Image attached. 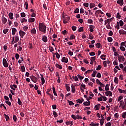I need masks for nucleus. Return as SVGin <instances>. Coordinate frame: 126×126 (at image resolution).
Instances as JSON below:
<instances>
[{"mask_svg": "<svg viewBox=\"0 0 126 126\" xmlns=\"http://www.w3.org/2000/svg\"><path fill=\"white\" fill-rule=\"evenodd\" d=\"M47 29V27L46 25L42 23H39V30L41 32H43V33H46V30Z\"/></svg>", "mask_w": 126, "mask_h": 126, "instance_id": "f257e3e1", "label": "nucleus"}, {"mask_svg": "<svg viewBox=\"0 0 126 126\" xmlns=\"http://www.w3.org/2000/svg\"><path fill=\"white\" fill-rule=\"evenodd\" d=\"M2 63L4 67H8V63H7V61H6V59H5V58L3 59Z\"/></svg>", "mask_w": 126, "mask_h": 126, "instance_id": "f03ea898", "label": "nucleus"}, {"mask_svg": "<svg viewBox=\"0 0 126 126\" xmlns=\"http://www.w3.org/2000/svg\"><path fill=\"white\" fill-rule=\"evenodd\" d=\"M30 78H31V80L34 83H36L37 81H38V78H37L36 77L34 76H31L30 77Z\"/></svg>", "mask_w": 126, "mask_h": 126, "instance_id": "7ed1b4c3", "label": "nucleus"}, {"mask_svg": "<svg viewBox=\"0 0 126 126\" xmlns=\"http://www.w3.org/2000/svg\"><path fill=\"white\" fill-rule=\"evenodd\" d=\"M104 93L106 96H110V97H112L113 95V93H112V92L111 91H107V92H105Z\"/></svg>", "mask_w": 126, "mask_h": 126, "instance_id": "20e7f679", "label": "nucleus"}, {"mask_svg": "<svg viewBox=\"0 0 126 126\" xmlns=\"http://www.w3.org/2000/svg\"><path fill=\"white\" fill-rule=\"evenodd\" d=\"M25 34H26V33L21 30L19 32V34L20 37H21V38H23V37H24V35H25Z\"/></svg>", "mask_w": 126, "mask_h": 126, "instance_id": "39448f33", "label": "nucleus"}, {"mask_svg": "<svg viewBox=\"0 0 126 126\" xmlns=\"http://www.w3.org/2000/svg\"><path fill=\"white\" fill-rule=\"evenodd\" d=\"M117 3L120 4L121 6H123V5H124V0H118L117 1Z\"/></svg>", "mask_w": 126, "mask_h": 126, "instance_id": "423d86ee", "label": "nucleus"}, {"mask_svg": "<svg viewBox=\"0 0 126 126\" xmlns=\"http://www.w3.org/2000/svg\"><path fill=\"white\" fill-rule=\"evenodd\" d=\"M62 63H68V59L67 58L63 57L62 59Z\"/></svg>", "mask_w": 126, "mask_h": 126, "instance_id": "0eeeda50", "label": "nucleus"}, {"mask_svg": "<svg viewBox=\"0 0 126 126\" xmlns=\"http://www.w3.org/2000/svg\"><path fill=\"white\" fill-rule=\"evenodd\" d=\"M40 76L41 84L43 85L45 83V79L44 78V77L43 76V75L42 74H40Z\"/></svg>", "mask_w": 126, "mask_h": 126, "instance_id": "6e6552de", "label": "nucleus"}, {"mask_svg": "<svg viewBox=\"0 0 126 126\" xmlns=\"http://www.w3.org/2000/svg\"><path fill=\"white\" fill-rule=\"evenodd\" d=\"M119 32L120 35H122V34H123V35H126V32L124 30H119Z\"/></svg>", "mask_w": 126, "mask_h": 126, "instance_id": "1a4fd4ad", "label": "nucleus"}, {"mask_svg": "<svg viewBox=\"0 0 126 126\" xmlns=\"http://www.w3.org/2000/svg\"><path fill=\"white\" fill-rule=\"evenodd\" d=\"M94 28H95V26L94 25L90 26V32H94Z\"/></svg>", "mask_w": 126, "mask_h": 126, "instance_id": "9d476101", "label": "nucleus"}, {"mask_svg": "<svg viewBox=\"0 0 126 126\" xmlns=\"http://www.w3.org/2000/svg\"><path fill=\"white\" fill-rule=\"evenodd\" d=\"M100 107H101V104H98L94 106V109H95L96 111H98L100 109Z\"/></svg>", "mask_w": 126, "mask_h": 126, "instance_id": "9b49d317", "label": "nucleus"}, {"mask_svg": "<svg viewBox=\"0 0 126 126\" xmlns=\"http://www.w3.org/2000/svg\"><path fill=\"white\" fill-rule=\"evenodd\" d=\"M42 41L46 43V42H48V39L47 38V36L46 35H44L42 37Z\"/></svg>", "mask_w": 126, "mask_h": 126, "instance_id": "f8f14e48", "label": "nucleus"}, {"mask_svg": "<svg viewBox=\"0 0 126 126\" xmlns=\"http://www.w3.org/2000/svg\"><path fill=\"white\" fill-rule=\"evenodd\" d=\"M52 89H53V94L55 95V96H58V94L56 92V89L55 88L54 86L53 87Z\"/></svg>", "mask_w": 126, "mask_h": 126, "instance_id": "ddd939ff", "label": "nucleus"}, {"mask_svg": "<svg viewBox=\"0 0 126 126\" xmlns=\"http://www.w3.org/2000/svg\"><path fill=\"white\" fill-rule=\"evenodd\" d=\"M83 105L86 106V107L89 106L90 105V101H86L83 103Z\"/></svg>", "mask_w": 126, "mask_h": 126, "instance_id": "4468645a", "label": "nucleus"}, {"mask_svg": "<svg viewBox=\"0 0 126 126\" xmlns=\"http://www.w3.org/2000/svg\"><path fill=\"white\" fill-rule=\"evenodd\" d=\"M106 58H107V56H106V55L103 54L100 56V59H101V60H103V61H105L106 60Z\"/></svg>", "mask_w": 126, "mask_h": 126, "instance_id": "2eb2a0df", "label": "nucleus"}, {"mask_svg": "<svg viewBox=\"0 0 126 126\" xmlns=\"http://www.w3.org/2000/svg\"><path fill=\"white\" fill-rule=\"evenodd\" d=\"M118 59H120V60H122L123 62H125V57L124 56H118Z\"/></svg>", "mask_w": 126, "mask_h": 126, "instance_id": "dca6fc26", "label": "nucleus"}, {"mask_svg": "<svg viewBox=\"0 0 126 126\" xmlns=\"http://www.w3.org/2000/svg\"><path fill=\"white\" fill-rule=\"evenodd\" d=\"M99 121L100 123V126H103V124L104 123H105V119H99Z\"/></svg>", "mask_w": 126, "mask_h": 126, "instance_id": "f3484780", "label": "nucleus"}, {"mask_svg": "<svg viewBox=\"0 0 126 126\" xmlns=\"http://www.w3.org/2000/svg\"><path fill=\"white\" fill-rule=\"evenodd\" d=\"M65 87H66V89L67 92H69V91H70V87H69L68 86V85L66 84L65 85Z\"/></svg>", "mask_w": 126, "mask_h": 126, "instance_id": "a211bd4d", "label": "nucleus"}, {"mask_svg": "<svg viewBox=\"0 0 126 126\" xmlns=\"http://www.w3.org/2000/svg\"><path fill=\"white\" fill-rule=\"evenodd\" d=\"M71 90L73 93L75 92V86H73V85H71Z\"/></svg>", "mask_w": 126, "mask_h": 126, "instance_id": "6ab92c4d", "label": "nucleus"}, {"mask_svg": "<svg viewBox=\"0 0 126 126\" xmlns=\"http://www.w3.org/2000/svg\"><path fill=\"white\" fill-rule=\"evenodd\" d=\"M109 86H110V85L106 84L105 87V90L106 91H109L110 90V88H109Z\"/></svg>", "mask_w": 126, "mask_h": 126, "instance_id": "aec40b11", "label": "nucleus"}, {"mask_svg": "<svg viewBox=\"0 0 126 126\" xmlns=\"http://www.w3.org/2000/svg\"><path fill=\"white\" fill-rule=\"evenodd\" d=\"M97 72H97V71H96V70L94 71L93 74H92V76L93 77H95V76H96V74H97Z\"/></svg>", "mask_w": 126, "mask_h": 126, "instance_id": "412c9836", "label": "nucleus"}, {"mask_svg": "<svg viewBox=\"0 0 126 126\" xmlns=\"http://www.w3.org/2000/svg\"><path fill=\"white\" fill-rule=\"evenodd\" d=\"M55 66H56V67H57L58 68H59V69H62L63 68V67L61 66V65H60L58 63H56L55 64Z\"/></svg>", "mask_w": 126, "mask_h": 126, "instance_id": "4be33fe9", "label": "nucleus"}, {"mask_svg": "<svg viewBox=\"0 0 126 126\" xmlns=\"http://www.w3.org/2000/svg\"><path fill=\"white\" fill-rule=\"evenodd\" d=\"M34 21H35V18H30L29 19V22L30 23L34 22Z\"/></svg>", "mask_w": 126, "mask_h": 126, "instance_id": "5701e85b", "label": "nucleus"}, {"mask_svg": "<svg viewBox=\"0 0 126 126\" xmlns=\"http://www.w3.org/2000/svg\"><path fill=\"white\" fill-rule=\"evenodd\" d=\"M9 17L10 18V19H13V13H9Z\"/></svg>", "mask_w": 126, "mask_h": 126, "instance_id": "b1692460", "label": "nucleus"}, {"mask_svg": "<svg viewBox=\"0 0 126 126\" xmlns=\"http://www.w3.org/2000/svg\"><path fill=\"white\" fill-rule=\"evenodd\" d=\"M7 22V19H6V18H2V23H3V24H5V23H6Z\"/></svg>", "mask_w": 126, "mask_h": 126, "instance_id": "393cba45", "label": "nucleus"}, {"mask_svg": "<svg viewBox=\"0 0 126 126\" xmlns=\"http://www.w3.org/2000/svg\"><path fill=\"white\" fill-rule=\"evenodd\" d=\"M107 41L109 42V43H112V42H113V38H112V37H108L107 38Z\"/></svg>", "mask_w": 126, "mask_h": 126, "instance_id": "a878e982", "label": "nucleus"}, {"mask_svg": "<svg viewBox=\"0 0 126 126\" xmlns=\"http://www.w3.org/2000/svg\"><path fill=\"white\" fill-rule=\"evenodd\" d=\"M67 101L70 106H72L73 105H74V103H73L72 101H70L69 100H67Z\"/></svg>", "mask_w": 126, "mask_h": 126, "instance_id": "bb28decb", "label": "nucleus"}, {"mask_svg": "<svg viewBox=\"0 0 126 126\" xmlns=\"http://www.w3.org/2000/svg\"><path fill=\"white\" fill-rule=\"evenodd\" d=\"M4 116L5 119H6V122H7L8 121V120H9V116H8V115H7L5 114H4Z\"/></svg>", "mask_w": 126, "mask_h": 126, "instance_id": "cd10ccee", "label": "nucleus"}, {"mask_svg": "<svg viewBox=\"0 0 126 126\" xmlns=\"http://www.w3.org/2000/svg\"><path fill=\"white\" fill-rule=\"evenodd\" d=\"M31 33H32V34H36V29L35 28H33L31 31Z\"/></svg>", "mask_w": 126, "mask_h": 126, "instance_id": "c85d7f7f", "label": "nucleus"}, {"mask_svg": "<svg viewBox=\"0 0 126 126\" xmlns=\"http://www.w3.org/2000/svg\"><path fill=\"white\" fill-rule=\"evenodd\" d=\"M18 104L20 105V106H22V101L20 100V98H18Z\"/></svg>", "mask_w": 126, "mask_h": 126, "instance_id": "c756f323", "label": "nucleus"}, {"mask_svg": "<svg viewBox=\"0 0 126 126\" xmlns=\"http://www.w3.org/2000/svg\"><path fill=\"white\" fill-rule=\"evenodd\" d=\"M114 82L116 84H118V83H119V79L117 77H115V78H114Z\"/></svg>", "mask_w": 126, "mask_h": 126, "instance_id": "7c9ffc66", "label": "nucleus"}, {"mask_svg": "<svg viewBox=\"0 0 126 126\" xmlns=\"http://www.w3.org/2000/svg\"><path fill=\"white\" fill-rule=\"evenodd\" d=\"M124 105H125V101H124L123 100H121L120 101V107H121V106H124Z\"/></svg>", "mask_w": 126, "mask_h": 126, "instance_id": "2f4dec72", "label": "nucleus"}, {"mask_svg": "<svg viewBox=\"0 0 126 126\" xmlns=\"http://www.w3.org/2000/svg\"><path fill=\"white\" fill-rule=\"evenodd\" d=\"M18 41H19V37H18V36H15L14 43H17Z\"/></svg>", "mask_w": 126, "mask_h": 126, "instance_id": "473e14b6", "label": "nucleus"}, {"mask_svg": "<svg viewBox=\"0 0 126 126\" xmlns=\"http://www.w3.org/2000/svg\"><path fill=\"white\" fill-rule=\"evenodd\" d=\"M53 114L54 118H57V117H58V113H57V112L54 111L53 112Z\"/></svg>", "mask_w": 126, "mask_h": 126, "instance_id": "72a5a7b5", "label": "nucleus"}, {"mask_svg": "<svg viewBox=\"0 0 126 126\" xmlns=\"http://www.w3.org/2000/svg\"><path fill=\"white\" fill-rule=\"evenodd\" d=\"M105 21L107 23V24H110V23H111V22H112V18L105 20Z\"/></svg>", "mask_w": 126, "mask_h": 126, "instance_id": "f704fd0d", "label": "nucleus"}, {"mask_svg": "<svg viewBox=\"0 0 126 126\" xmlns=\"http://www.w3.org/2000/svg\"><path fill=\"white\" fill-rule=\"evenodd\" d=\"M21 23H23V22H27V19L25 18H23L20 20Z\"/></svg>", "mask_w": 126, "mask_h": 126, "instance_id": "c9c22d12", "label": "nucleus"}, {"mask_svg": "<svg viewBox=\"0 0 126 126\" xmlns=\"http://www.w3.org/2000/svg\"><path fill=\"white\" fill-rule=\"evenodd\" d=\"M65 124L67 126H68V125H71V126H72V125H73V124L72 123V122H70V121L66 122Z\"/></svg>", "mask_w": 126, "mask_h": 126, "instance_id": "e433bc0d", "label": "nucleus"}, {"mask_svg": "<svg viewBox=\"0 0 126 126\" xmlns=\"http://www.w3.org/2000/svg\"><path fill=\"white\" fill-rule=\"evenodd\" d=\"M84 28L83 27L79 28L78 29V32H83Z\"/></svg>", "mask_w": 126, "mask_h": 126, "instance_id": "4c0bfd02", "label": "nucleus"}, {"mask_svg": "<svg viewBox=\"0 0 126 126\" xmlns=\"http://www.w3.org/2000/svg\"><path fill=\"white\" fill-rule=\"evenodd\" d=\"M25 5H26V9H28V2L27 0H26L25 2Z\"/></svg>", "mask_w": 126, "mask_h": 126, "instance_id": "58836bf2", "label": "nucleus"}, {"mask_svg": "<svg viewBox=\"0 0 126 126\" xmlns=\"http://www.w3.org/2000/svg\"><path fill=\"white\" fill-rule=\"evenodd\" d=\"M121 17H122V16L120 14V13L119 12L117 13L116 18H118V19H121Z\"/></svg>", "mask_w": 126, "mask_h": 126, "instance_id": "ea45409f", "label": "nucleus"}, {"mask_svg": "<svg viewBox=\"0 0 126 126\" xmlns=\"http://www.w3.org/2000/svg\"><path fill=\"white\" fill-rule=\"evenodd\" d=\"M95 46L96 48H101V43H97L95 44Z\"/></svg>", "mask_w": 126, "mask_h": 126, "instance_id": "a19ab883", "label": "nucleus"}, {"mask_svg": "<svg viewBox=\"0 0 126 126\" xmlns=\"http://www.w3.org/2000/svg\"><path fill=\"white\" fill-rule=\"evenodd\" d=\"M26 16V14L24 12L21 13V17L24 18Z\"/></svg>", "mask_w": 126, "mask_h": 126, "instance_id": "79ce46f5", "label": "nucleus"}, {"mask_svg": "<svg viewBox=\"0 0 126 126\" xmlns=\"http://www.w3.org/2000/svg\"><path fill=\"white\" fill-rule=\"evenodd\" d=\"M70 19V18L69 17H66L64 18V20H65L67 22H68V21H69Z\"/></svg>", "mask_w": 126, "mask_h": 126, "instance_id": "37998d69", "label": "nucleus"}, {"mask_svg": "<svg viewBox=\"0 0 126 126\" xmlns=\"http://www.w3.org/2000/svg\"><path fill=\"white\" fill-rule=\"evenodd\" d=\"M77 76L80 80H82L84 78V77L81 76L80 74L77 75Z\"/></svg>", "mask_w": 126, "mask_h": 126, "instance_id": "c03bdc74", "label": "nucleus"}, {"mask_svg": "<svg viewBox=\"0 0 126 126\" xmlns=\"http://www.w3.org/2000/svg\"><path fill=\"white\" fill-rule=\"evenodd\" d=\"M88 23H90V24H92V23H93V20L91 19H88Z\"/></svg>", "mask_w": 126, "mask_h": 126, "instance_id": "a18cd8bd", "label": "nucleus"}, {"mask_svg": "<svg viewBox=\"0 0 126 126\" xmlns=\"http://www.w3.org/2000/svg\"><path fill=\"white\" fill-rule=\"evenodd\" d=\"M13 120L15 122L17 121V117L16 116V115H13Z\"/></svg>", "mask_w": 126, "mask_h": 126, "instance_id": "49530a36", "label": "nucleus"}, {"mask_svg": "<svg viewBox=\"0 0 126 126\" xmlns=\"http://www.w3.org/2000/svg\"><path fill=\"white\" fill-rule=\"evenodd\" d=\"M83 5H84V6H85V7H88V6H89V3L85 2L83 4Z\"/></svg>", "mask_w": 126, "mask_h": 126, "instance_id": "de8ad7c7", "label": "nucleus"}, {"mask_svg": "<svg viewBox=\"0 0 126 126\" xmlns=\"http://www.w3.org/2000/svg\"><path fill=\"white\" fill-rule=\"evenodd\" d=\"M120 49L121 50H122L123 52H124V51H126V48H125V47L120 46Z\"/></svg>", "mask_w": 126, "mask_h": 126, "instance_id": "09e8293b", "label": "nucleus"}, {"mask_svg": "<svg viewBox=\"0 0 126 126\" xmlns=\"http://www.w3.org/2000/svg\"><path fill=\"white\" fill-rule=\"evenodd\" d=\"M21 69L22 72H24V71H25V67L24 66H22L21 67Z\"/></svg>", "mask_w": 126, "mask_h": 126, "instance_id": "8fccbe9b", "label": "nucleus"}, {"mask_svg": "<svg viewBox=\"0 0 126 126\" xmlns=\"http://www.w3.org/2000/svg\"><path fill=\"white\" fill-rule=\"evenodd\" d=\"M101 68H102V66L101 65H98L96 69V70H101Z\"/></svg>", "mask_w": 126, "mask_h": 126, "instance_id": "3c124183", "label": "nucleus"}, {"mask_svg": "<svg viewBox=\"0 0 126 126\" xmlns=\"http://www.w3.org/2000/svg\"><path fill=\"white\" fill-rule=\"evenodd\" d=\"M109 36H113L114 35V32H113V31H110L108 33Z\"/></svg>", "mask_w": 126, "mask_h": 126, "instance_id": "603ef678", "label": "nucleus"}, {"mask_svg": "<svg viewBox=\"0 0 126 126\" xmlns=\"http://www.w3.org/2000/svg\"><path fill=\"white\" fill-rule=\"evenodd\" d=\"M106 28L107 29H112V27H111V25L110 24H107L106 25Z\"/></svg>", "mask_w": 126, "mask_h": 126, "instance_id": "864d4df0", "label": "nucleus"}, {"mask_svg": "<svg viewBox=\"0 0 126 126\" xmlns=\"http://www.w3.org/2000/svg\"><path fill=\"white\" fill-rule=\"evenodd\" d=\"M90 8H93V7H95V4L93 3H90Z\"/></svg>", "mask_w": 126, "mask_h": 126, "instance_id": "5fc2aeb1", "label": "nucleus"}, {"mask_svg": "<svg viewBox=\"0 0 126 126\" xmlns=\"http://www.w3.org/2000/svg\"><path fill=\"white\" fill-rule=\"evenodd\" d=\"M118 91H119V92L120 94L124 93V92H125V90H122V89H118Z\"/></svg>", "mask_w": 126, "mask_h": 126, "instance_id": "6e6d98bb", "label": "nucleus"}, {"mask_svg": "<svg viewBox=\"0 0 126 126\" xmlns=\"http://www.w3.org/2000/svg\"><path fill=\"white\" fill-rule=\"evenodd\" d=\"M126 112H124L122 114V118L123 119H126Z\"/></svg>", "mask_w": 126, "mask_h": 126, "instance_id": "4d7b16f0", "label": "nucleus"}, {"mask_svg": "<svg viewBox=\"0 0 126 126\" xmlns=\"http://www.w3.org/2000/svg\"><path fill=\"white\" fill-rule=\"evenodd\" d=\"M71 118H72V119H73V120H76L77 119V116L73 114L71 115Z\"/></svg>", "mask_w": 126, "mask_h": 126, "instance_id": "13d9d810", "label": "nucleus"}, {"mask_svg": "<svg viewBox=\"0 0 126 126\" xmlns=\"http://www.w3.org/2000/svg\"><path fill=\"white\" fill-rule=\"evenodd\" d=\"M55 55H56V58H57V59H60L61 56H60V54H59V53H58V52H56V53L55 54Z\"/></svg>", "mask_w": 126, "mask_h": 126, "instance_id": "bf43d9fd", "label": "nucleus"}, {"mask_svg": "<svg viewBox=\"0 0 126 126\" xmlns=\"http://www.w3.org/2000/svg\"><path fill=\"white\" fill-rule=\"evenodd\" d=\"M119 24H120V26L121 27L124 26V22H123L122 20H120L119 21Z\"/></svg>", "mask_w": 126, "mask_h": 126, "instance_id": "052dcab7", "label": "nucleus"}, {"mask_svg": "<svg viewBox=\"0 0 126 126\" xmlns=\"http://www.w3.org/2000/svg\"><path fill=\"white\" fill-rule=\"evenodd\" d=\"M123 95H121L118 97V99L117 100L118 102H120V101H121V100H122V99H123Z\"/></svg>", "mask_w": 126, "mask_h": 126, "instance_id": "680f3d73", "label": "nucleus"}, {"mask_svg": "<svg viewBox=\"0 0 126 126\" xmlns=\"http://www.w3.org/2000/svg\"><path fill=\"white\" fill-rule=\"evenodd\" d=\"M8 32V29H6L3 31L4 34H6Z\"/></svg>", "mask_w": 126, "mask_h": 126, "instance_id": "e2e57ef3", "label": "nucleus"}, {"mask_svg": "<svg viewBox=\"0 0 126 126\" xmlns=\"http://www.w3.org/2000/svg\"><path fill=\"white\" fill-rule=\"evenodd\" d=\"M101 73L98 72L97 73V75H96V77H98V78H101Z\"/></svg>", "mask_w": 126, "mask_h": 126, "instance_id": "0e129e2a", "label": "nucleus"}, {"mask_svg": "<svg viewBox=\"0 0 126 126\" xmlns=\"http://www.w3.org/2000/svg\"><path fill=\"white\" fill-rule=\"evenodd\" d=\"M5 103L8 105V106H11V102H10V101H8V100L5 101Z\"/></svg>", "mask_w": 126, "mask_h": 126, "instance_id": "69168bd1", "label": "nucleus"}, {"mask_svg": "<svg viewBox=\"0 0 126 126\" xmlns=\"http://www.w3.org/2000/svg\"><path fill=\"white\" fill-rule=\"evenodd\" d=\"M89 55H90V56H95L96 55V54H95V53L94 52H92L89 53Z\"/></svg>", "mask_w": 126, "mask_h": 126, "instance_id": "338daca9", "label": "nucleus"}, {"mask_svg": "<svg viewBox=\"0 0 126 126\" xmlns=\"http://www.w3.org/2000/svg\"><path fill=\"white\" fill-rule=\"evenodd\" d=\"M119 113H116L114 114V117L115 118H116V119H118V118H119Z\"/></svg>", "mask_w": 126, "mask_h": 126, "instance_id": "774afa93", "label": "nucleus"}]
</instances>
